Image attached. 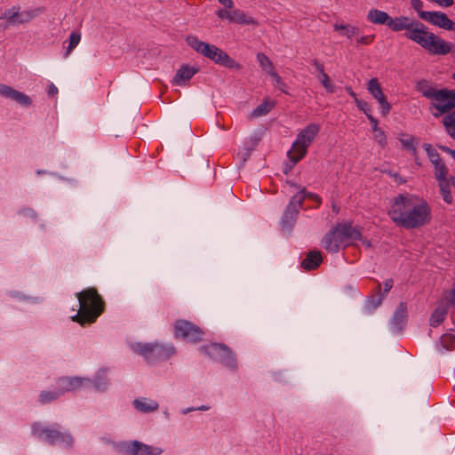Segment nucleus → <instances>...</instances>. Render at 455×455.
Listing matches in <instances>:
<instances>
[{
	"label": "nucleus",
	"mask_w": 455,
	"mask_h": 455,
	"mask_svg": "<svg viewBox=\"0 0 455 455\" xmlns=\"http://www.w3.org/2000/svg\"><path fill=\"white\" fill-rule=\"evenodd\" d=\"M391 30L398 32L405 30L406 38L415 42L432 55H446L451 52V44L428 31L427 27L419 20H411L409 17L391 18L387 26Z\"/></svg>",
	"instance_id": "f257e3e1"
},
{
	"label": "nucleus",
	"mask_w": 455,
	"mask_h": 455,
	"mask_svg": "<svg viewBox=\"0 0 455 455\" xmlns=\"http://www.w3.org/2000/svg\"><path fill=\"white\" fill-rule=\"evenodd\" d=\"M388 215L402 228H421L431 220V207L425 200L399 194L394 197Z\"/></svg>",
	"instance_id": "f03ea898"
},
{
	"label": "nucleus",
	"mask_w": 455,
	"mask_h": 455,
	"mask_svg": "<svg viewBox=\"0 0 455 455\" xmlns=\"http://www.w3.org/2000/svg\"><path fill=\"white\" fill-rule=\"evenodd\" d=\"M79 302L77 313L71 320L82 327L94 323L105 312L106 303L95 287H88L76 293Z\"/></svg>",
	"instance_id": "7ed1b4c3"
},
{
	"label": "nucleus",
	"mask_w": 455,
	"mask_h": 455,
	"mask_svg": "<svg viewBox=\"0 0 455 455\" xmlns=\"http://www.w3.org/2000/svg\"><path fill=\"white\" fill-rule=\"evenodd\" d=\"M414 88L421 96L438 101V103L430 104V109L434 108L437 111L433 113L435 117H439L455 108V89H437L433 82L425 78L416 81Z\"/></svg>",
	"instance_id": "20e7f679"
},
{
	"label": "nucleus",
	"mask_w": 455,
	"mask_h": 455,
	"mask_svg": "<svg viewBox=\"0 0 455 455\" xmlns=\"http://www.w3.org/2000/svg\"><path fill=\"white\" fill-rule=\"evenodd\" d=\"M186 42L194 51L216 65L235 71H240L243 68L241 63L231 58L225 51L215 44L201 41L196 36H188L186 38Z\"/></svg>",
	"instance_id": "39448f33"
},
{
	"label": "nucleus",
	"mask_w": 455,
	"mask_h": 455,
	"mask_svg": "<svg viewBox=\"0 0 455 455\" xmlns=\"http://www.w3.org/2000/svg\"><path fill=\"white\" fill-rule=\"evenodd\" d=\"M359 240L366 248L372 247L371 240L363 237L360 229H330L322 239V246L330 253H337Z\"/></svg>",
	"instance_id": "423d86ee"
},
{
	"label": "nucleus",
	"mask_w": 455,
	"mask_h": 455,
	"mask_svg": "<svg viewBox=\"0 0 455 455\" xmlns=\"http://www.w3.org/2000/svg\"><path fill=\"white\" fill-rule=\"evenodd\" d=\"M89 378L79 376H60L55 379L52 389L42 390L37 398L41 405L52 403L67 393L75 392L82 387L91 384Z\"/></svg>",
	"instance_id": "0eeeda50"
},
{
	"label": "nucleus",
	"mask_w": 455,
	"mask_h": 455,
	"mask_svg": "<svg viewBox=\"0 0 455 455\" xmlns=\"http://www.w3.org/2000/svg\"><path fill=\"white\" fill-rule=\"evenodd\" d=\"M60 427L55 424L52 427H45L41 422L31 424V435L52 446L59 445L65 449H71L74 445V438L68 432H61Z\"/></svg>",
	"instance_id": "6e6552de"
},
{
	"label": "nucleus",
	"mask_w": 455,
	"mask_h": 455,
	"mask_svg": "<svg viewBox=\"0 0 455 455\" xmlns=\"http://www.w3.org/2000/svg\"><path fill=\"white\" fill-rule=\"evenodd\" d=\"M134 351L143 356L149 363L165 361L176 354V348L173 345L159 343H137Z\"/></svg>",
	"instance_id": "1a4fd4ad"
},
{
	"label": "nucleus",
	"mask_w": 455,
	"mask_h": 455,
	"mask_svg": "<svg viewBox=\"0 0 455 455\" xmlns=\"http://www.w3.org/2000/svg\"><path fill=\"white\" fill-rule=\"evenodd\" d=\"M200 351L214 361L231 369L235 368L236 359L233 351L224 343L212 342L200 347Z\"/></svg>",
	"instance_id": "9d476101"
},
{
	"label": "nucleus",
	"mask_w": 455,
	"mask_h": 455,
	"mask_svg": "<svg viewBox=\"0 0 455 455\" xmlns=\"http://www.w3.org/2000/svg\"><path fill=\"white\" fill-rule=\"evenodd\" d=\"M204 331L192 322L178 319L173 324V335L176 339H182L190 343H198L203 340Z\"/></svg>",
	"instance_id": "9b49d317"
},
{
	"label": "nucleus",
	"mask_w": 455,
	"mask_h": 455,
	"mask_svg": "<svg viewBox=\"0 0 455 455\" xmlns=\"http://www.w3.org/2000/svg\"><path fill=\"white\" fill-rule=\"evenodd\" d=\"M118 451L124 455H160L158 447L147 445L140 441L122 442L117 445Z\"/></svg>",
	"instance_id": "f8f14e48"
},
{
	"label": "nucleus",
	"mask_w": 455,
	"mask_h": 455,
	"mask_svg": "<svg viewBox=\"0 0 455 455\" xmlns=\"http://www.w3.org/2000/svg\"><path fill=\"white\" fill-rule=\"evenodd\" d=\"M302 199L303 197L300 195H294L291 198L281 219L283 228H292L295 225L299 211L302 208Z\"/></svg>",
	"instance_id": "ddd939ff"
},
{
	"label": "nucleus",
	"mask_w": 455,
	"mask_h": 455,
	"mask_svg": "<svg viewBox=\"0 0 455 455\" xmlns=\"http://www.w3.org/2000/svg\"><path fill=\"white\" fill-rule=\"evenodd\" d=\"M420 19L441 28L450 31L455 30V22L452 21L444 12L438 11L422 12L420 13Z\"/></svg>",
	"instance_id": "4468645a"
},
{
	"label": "nucleus",
	"mask_w": 455,
	"mask_h": 455,
	"mask_svg": "<svg viewBox=\"0 0 455 455\" xmlns=\"http://www.w3.org/2000/svg\"><path fill=\"white\" fill-rule=\"evenodd\" d=\"M0 95L12 100L23 107H29L32 104L29 96L4 84H0Z\"/></svg>",
	"instance_id": "2eb2a0df"
},
{
	"label": "nucleus",
	"mask_w": 455,
	"mask_h": 455,
	"mask_svg": "<svg viewBox=\"0 0 455 455\" xmlns=\"http://www.w3.org/2000/svg\"><path fill=\"white\" fill-rule=\"evenodd\" d=\"M408 313L406 302H400L391 319V328L395 332H401L407 324Z\"/></svg>",
	"instance_id": "dca6fc26"
},
{
	"label": "nucleus",
	"mask_w": 455,
	"mask_h": 455,
	"mask_svg": "<svg viewBox=\"0 0 455 455\" xmlns=\"http://www.w3.org/2000/svg\"><path fill=\"white\" fill-rule=\"evenodd\" d=\"M319 132V124L315 123L309 124L299 132L296 140L304 143V145H307V147L309 148Z\"/></svg>",
	"instance_id": "f3484780"
},
{
	"label": "nucleus",
	"mask_w": 455,
	"mask_h": 455,
	"mask_svg": "<svg viewBox=\"0 0 455 455\" xmlns=\"http://www.w3.org/2000/svg\"><path fill=\"white\" fill-rule=\"evenodd\" d=\"M323 262V256L320 251H309L306 258L301 261L300 267L306 271H313L320 267Z\"/></svg>",
	"instance_id": "a211bd4d"
},
{
	"label": "nucleus",
	"mask_w": 455,
	"mask_h": 455,
	"mask_svg": "<svg viewBox=\"0 0 455 455\" xmlns=\"http://www.w3.org/2000/svg\"><path fill=\"white\" fill-rule=\"evenodd\" d=\"M308 148L304 143L295 140L291 149L287 152V156L293 164H298L307 154Z\"/></svg>",
	"instance_id": "6ab92c4d"
},
{
	"label": "nucleus",
	"mask_w": 455,
	"mask_h": 455,
	"mask_svg": "<svg viewBox=\"0 0 455 455\" xmlns=\"http://www.w3.org/2000/svg\"><path fill=\"white\" fill-rule=\"evenodd\" d=\"M312 66H314L321 76L320 83L326 90L328 93H333L335 92V85L331 83L330 76L324 71V65L321 63L317 59H312L310 60Z\"/></svg>",
	"instance_id": "aec40b11"
},
{
	"label": "nucleus",
	"mask_w": 455,
	"mask_h": 455,
	"mask_svg": "<svg viewBox=\"0 0 455 455\" xmlns=\"http://www.w3.org/2000/svg\"><path fill=\"white\" fill-rule=\"evenodd\" d=\"M231 23H236L240 25H253L258 26V21L251 17L247 16L245 12L240 9H232V15L230 19Z\"/></svg>",
	"instance_id": "412c9836"
},
{
	"label": "nucleus",
	"mask_w": 455,
	"mask_h": 455,
	"mask_svg": "<svg viewBox=\"0 0 455 455\" xmlns=\"http://www.w3.org/2000/svg\"><path fill=\"white\" fill-rule=\"evenodd\" d=\"M384 299V294H381V284L379 281H377L376 290L374 293L368 296L365 301V307L370 311L375 310L378 307L381 305Z\"/></svg>",
	"instance_id": "4be33fe9"
},
{
	"label": "nucleus",
	"mask_w": 455,
	"mask_h": 455,
	"mask_svg": "<svg viewBox=\"0 0 455 455\" xmlns=\"http://www.w3.org/2000/svg\"><path fill=\"white\" fill-rule=\"evenodd\" d=\"M134 408L143 413H149L157 411L159 404L154 400H148L146 398L135 399L132 403Z\"/></svg>",
	"instance_id": "5701e85b"
},
{
	"label": "nucleus",
	"mask_w": 455,
	"mask_h": 455,
	"mask_svg": "<svg viewBox=\"0 0 455 455\" xmlns=\"http://www.w3.org/2000/svg\"><path fill=\"white\" fill-rule=\"evenodd\" d=\"M390 19L386 12L378 9H371L367 14V20L373 24L388 26Z\"/></svg>",
	"instance_id": "b1692460"
},
{
	"label": "nucleus",
	"mask_w": 455,
	"mask_h": 455,
	"mask_svg": "<svg viewBox=\"0 0 455 455\" xmlns=\"http://www.w3.org/2000/svg\"><path fill=\"white\" fill-rule=\"evenodd\" d=\"M198 71V69L189 67L188 65H182L180 69H178L174 78L173 83L175 84H180L182 81L190 80L194 75Z\"/></svg>",
	"instance_id": "393cba45"
},
{
	"label": "nucleus",
	"mask_w": 455,
	"mask_h": 455,
	"mask_svg": "<svg viewBox=\"0 0 455 455\" xmlns=\"http://www.w3.org/2000/svg\"><path fill=\"white\" fill-rule=\"evenodd\" d=\"M443 125L445 128L446 132L455 140V108L443 114Z\"/></svg>",
	"instance_id": "a878e982"
},
{
	"label": "nucleus",
	"mask_w": 455,
	"mask_h": 455,
	"mask_svg": "<svg viewBox=\"0 0 455 455\" xmlns=\"http://www.w3.org/2000/svg\"><path fill=\"white\" fill-rule=\"evenodd\" d=\"M448 313L446 306H438L431 314L430 325L434 328L439 326L444 320Z\"/></svg>",
	"instance_id": "bb28decb"
},
{
	"label": "nucleus",
	"mask_w": 455,
	"mask_h": 455,
	"mask_svg": "<svg viewBox=\"0 0 455 455\" xmlns=\"http://www.w3.org/2000/svg\"><path fill=\"white\" fill-rule=\"evenodd\" d=\"M44 12V7L36 8L32 10H26L20 12L16 20V24H24L30 22L36 16Z\"/></svg>",
	"instance_id": "cd10ccee"
},
{
	"label": "nucleus",
	"mask_w": 455,
	"mask_h": 455,
	"mask_svg": "<svg viewBox=\"0 0 455 455\" xmlns=\"http://www.w3.org/2000/svg\"><path fill=\"white\" fill-rule=\"evenodd\" d=\"M291 186H292L293 188H298L299 189V192L296 194V195H300L302 196L303 199H302V204L304 203L305 199L306 198H308L309 200L315 202L317 204L318 206L321 205L322 204V198L320 196H318L317 194L315 193H312V192H307L306 188H301L300 185L297 184V183H293V182H288Z\"/></svg>",
	"instance_id": "c85d7f7f"
},
{
	"label": "nucleus",
	"mask_w": 455,
	"mask_h": 455,
	"mask_svg": "<svg viewBox=\"0 0 455 455\" xmlns=\"http://www.w3.org/2000/svg\"><path fill=\"white\" fill-rule=\"evenodd\" d=\"M109 379L107 376L106 370H99L93 379V387L98 391H105L108 386Z\"/></svg>",
	"instance_id": "c756f323"
},
{
	"label": "nucleus",
	"mask_w": 455,
	"mask_h": 455,
	"mask_svg": "<svg viewBox=\"0 0 455 455\" xmlns=\"http://www.w3.org/2000/svg\"><path fill=\"white\" fill-rule=\"evenodd\" d=\"M275 106V101L270 100L268 98L264 99L252 112L254 116H261L268 114Z\"/></svg>",
	"instance_id": "7c9ffc66"
},
{
	"label": "nucleus",
	"mask_w": 455,
	"mask_h": 455,
	"mask_svg": "<svg viewBox=\"0 0 455 455\" xmlns=\"http://www.w3.org/2000/svg\"><path fill=\"white\" fill-rule=\"evenodd\" d=\"M438 345L445 350L451 351L455 349V331L443 334L439 339Z\"/></svg>",
	"instance_id": "2f4dec72"
},
{
	"label": "nucleus",
	"mask_w": 455,
	"mask_h": 455,
	"mask_svg": "<svg viewBox=\"0 0 455 455\" xmlns=\"http://www.w3.org/2000/svg\"><path fill=\"white\" fill-rule=\"evenodd\" d=\"M334 30L341 32V35L349 39L355 36H358L360 33L359 28L353 25L334 24Z\"/></svg>",
	"instance_id": "473e14b6"
},
{
	"label": "nucleus",
	"mask_w": 455,
	"mask_h": 455,
	"mask_svg": "<svg viewBox=\"0 0 455 455\" xmlns=\"http://www.w3.org/2000/svg\"><path fill=\"white\" fill-rule=\"evenodd\" d=\"M257 60L260 66V68L267 71L269 75L272 74V72H275V66L271 60L263 52L257 53Z\"/></svg>",
	"instance_id": "72a5a7b5"
},
{
	"label": "nucleus",
	"mask_w": 455,
	"mask_h": 455,
	"mask_svg": "<svg viewBox=\"0 0 455 455\" xmlns=\"http://www.w3.org/2000/svg\"><path fill=\"white\" fill-rule=\"evenodd\" d=\"M432 164L434 165V168H435V179L438 181L448 180L447 176H448L449 171H448L446 164L442 160L435 162Z\"/></svg>",
	"instance_id": "f704fd0d"
},
{
	"label": "nucleus",
	"mask_w": 455,
	"mask_h": 455,
	"mask_svg": "<svg viewBox=\"0 0 455 455\" xmlns=\"http://www.w3.org/2000/svg\"><path fill=\"white\" fill-rule=\"evenodd\" d=\"M367 89L375 100L383 94L381 85L377 78H371L368 81Z\"/></svg>",
	"instance_id": "c9c22d12"
},
{
	"label": "nucleus",
	"mask_w": 455,
	"mask_h": 455,
	"mask_svg": "<svg viewBox=\"0 0 455 455\" xmlns=\"http://www.w3.org/2000/svg\"><path fill=\"white\" fill-rule=\"evenodd\" d=\"M450 180L439 181L440 193L445 203L451 204L452 203V196L450 189Z\"/></svg>",
	"instance_id": "e433bc0d"
},
{
	"label": "nucleus",
	"mask_w": 455,
	"mask_h": 455,
	"mask_svg": "<svg viewBox=\"0 0 455 455\" xmlns=\"http://www.w3.org/2000/svg\"><path fill=\"white\" fill-rule=\"evenodd\" d=\"M20 6H12L11 9L5 10L4 12L1 15L0 19H6L10 21L11 24L16 25V20L19 15Z\"/></svg>",
	"instance_id": "4c0bfd02"
},
{
	"label": "nucleus",
	"mask_w": 455,
	"mask_h": 455,
	"mask_svg": "<svg viewBox=\"0 0 455 455\" xmlns=\"http://www.w3.org/2000/svg\"><path fill=\"white\" fill-rule=\"evenodd\" d=\"M270 76L274 82L275 87L278 88L284 94H287V95L290 94L287 90L288 85L283 81L282 77L279 76V74L276 71L272 72Z\"/></svg>",
	"instance_id": "58836bf2"
},
{
	"label": "nucleus",
	"mask_w": 455,
	"mask_h": 455,
	"mask_svg": "<svg viewBox=\"0 0 455 455\" xmlns=\"http://www.w3.org/2000/svg\"><path fill=\"white\" fill-rule=\"evenodd\" d=\"M422 147L425 149V151L432 164L442 160L439 153L436 151L435 148H433V146L431 144L424 143Z\"/></svg>",
	"instance_id": "ea45409f"
},
{
	"label": "nucleus",
	"mask_w": 455,
	"mask_h": 455,
	"mask_svg": "<svg viewBox=\"0 0 455 455\" xmlns=\"http://www.w3.org/2000/svg\"><path fill=\"white\" fill-rule=\"evenodd\" d=\"M401 144L403 148L410 151L411 155H416L417 142L413 136H409L407 139L401 140Z\"/></svg>",
	"instance_id": "a19ab883"
},
{
	"label": "nucleus",
	"mask_w": 455,
	"mask_h": 455,
	"mask_svg": "<svg viewBox=\"0 0 455 455\" xmlns=\"http://www.w3.org/2000/svg\"><path fill=\"white\" fill-rule=\"evenodd\" d=\"M381 107V114L386 116L391 110V104L387 101L386 95L383 93L376 99Z\"/></svg>",
	"instance_id": "79ce46f5"
},
{
	"label": "nucleus",
	"mask_w": 455,
	"mask_h": 455,
	"mask_svg": "<svg viewBox=\"0 0 455 455\" xmlns=\"http://www.w3.org/2000/svg\"><path fill=\"white\" fill-rule=\"evenodd\" d=\"M374 132V139L379 143L381 148H385L387 145V140L385 134V132L378 128L377 130L372 131Z\"/></svg>",
	"instance_id": "37998d69"
},
{
	"label": "nucleus",
	"mask_w": 455,
	"mask_h": 455,
	"mask_svg": "<svg viewBox=\"0 0 455 455\" xmlns=\"http://www.w3.org/2000/svg\"><path fill=\"white\" fill-rule=\"evenodd\" d=\"M81 36L77 32H72L69 36V44L68 46L67 54H68L80 42Z\"/></svg>",
	"instance_id": "c03bdc74"
},
{
	"label": "nucleus",
	"mask_w": 455,
	"mask_h": 455,
	"mask_svg": "<svg viewBox=\"0 0 455 455\" xmlns=\"http://www.w3.org/2000/svg\"><path fill=\"white\" fill-rule=\"evenodd\" d=\"M355 105L361 111H363L365 114V116L367 117H368V115H372L371 108L366 101L362 100H356Z\"/></svg>",
	"instance_id": "a18cd8bd"
},
{
	"label": "nucleus",
	"mask_w": 455,
	"mask_h": 455,
	"mask_svg": "<svg viewBox=\"0 0 455 455\" xmlns=\"http://www.w3.org/2000/svg\"><path fill=\"white\" fill-rule=\"evenodd\" d=\"M217 16L221 20H228L230 22L231 15H232V9H219L216 12Z\"/></svg>",
	"instance_id": "49530a36"
},
{
	"label": "nucleus",
	"mask_w": 455,
	"mask_h": 455,
	"mask_svg": "<svg viewBox=\"0 0 455 455\" xmlns=\"http://www.w3.org/2000/svg\"><path fill=\"white\" fill-rule=\"evenodd\" d=\"M411 5L418 12L419 17L422 12H429L428 11H423V2L421 0H411Z\"/></svg>",
	"instance_id": "de8ad7c7"
},
{
	"label": "nucleus",
	"mask_w": 455,
	"mask_h": 455,
	"mask_svg": "<svg viewBox=\"0 0 455 455\" xmlns=\"http://www.w3.org/2000/svg\"><path fill=\"white\" fill-rule=\"evenodd\" d=\"M375 35L363 36L357 38V43L363 45H369L373 43Z\"/></svg>",
	"instance_id": "09e8293b"
},
{
	"label": "nucleus",
	"mask_w": 455,
	"mask_h": 455,
	"mask_svg": "<svg viewBox=\"0 0 455 455\" xmlns=\"http://www.w3.org/2000/svg\"><path fill=\"white\" fill-rule=\"evenodd\" d=\"M384 288L381 294H384V297L390 291L394 285V280L392 278L386 279L383 283Z\"/></svg>",
	"instance_id": "8fccbe9b"
},
{
	"label": "nucleus",
	"mask_w": 455,
	"mask_h": 455,
	"mask_svg": "<svg viewBox=\"0 0 455 455\" xmlns=\"http://www.w3.org/2000/svg\"><path fill=\"white\" fill-rule=\"evenodd\" d=\"M387 174L395 179L397 184H404L406 183V179L402 177L398 172H392V171H388Z\"/></svg>",
	"instance_id": "3c124183"
},
{
	"label": "nucleus",
	"mask_w": 455,
	"mask_h": 455,
	"mask_svg": "<svg viewBox=\"0 0 455 455\" xmlns=\"http://www.w3.org/2000/svg\"><path fill=\"white\" fill-rule=\"evenodd\" d=\"M447 300L450 306H455V282L452 284L451 291H449V296L447 297Z\"/></svg>",
	"instance_id": "603ef678"
},
{
	"label": "nucleus",
	"mask_w": 455,
	"mask_h": 455,
	"mask_svg": "<svg viewBox=\"0 0 455 455\" xmlns=\"http://www.w3.org/2000/svg\"><path fill=\"white\" fill-rule=\"evenodd\" d=\"M438 148L441 149L443 152H445L451 156L453 159H455V149H451L447 146L444 145H437Z\"/></svg>",
	"instance_id": "864d4df0"
},
{
	"label": "nucleus",
	"mask_w": 455,
	"mask_h": 455,
	"mask_svg": "<svg viewBox=\"0 0 455 455\" xmlns=\"http://www.w3.org/2000/svg\"><path fill=\"white\" fill-rule=\"evenodd\" d=\"M371 124V129L372 131L373 130H377L378 128H379L378 126L379 124V121L378 119H376L372 115H368V117H367Z\"/></svg>",
	"instance_id": "5fc2aeb1"
},
{
	"label": "nucleus",
	"mask_w": 455,
	"mask_h": 455,
	"mask_svg": "<svg viewBox=\"0 0 455 455\" xmlns=\"http://www.w3.org/2000/svg\"><path fill=\"white\" fill-rule=\"evenodd\" d=\"M221 4L225 6L227 9H233L234 8V2L233 0H218Z\"/></svg>",
	"instance_id": "6e6d98bb"
},
{
	"label": "nucleus",
	"mask_w": 455,
	"mask_h": 455,
	"mask_svg": "<svg viewBox=\"0 0 455 455\" xmlns=\"http://www.w3.org/2000/svg\"><path fill=\"white\" fill-rule=\"evenodd\" d=\"M20 214L24 217L29 216L31 218H36V213L30 209L22 210L20 212Z\"/></svg>",
	"instance_id": "4d7b16f0"
},
{
	"label": "nucleus",
	"mask_w": 455,
	"mask_h": 455,
	"mask_svg": "<svg viewBox=\"0 0 455 455\" xmlns=\"http://www.w3.org/2000/svg\"><path fill=\"white\" fill-rule=\"evenodd\" d=\"M346 91L354 99L355 103L356 104V100H359V99L357 98L356 93L353 91L352 87H350V86L346 87Z\"/></svg>",
	"instance_id": "13d9d810"
},
{
	"label": "nucleus",
	"mask_w": 455,
	"mask_h": 455,
	"mask_svg": "<svg viewBox=\"0 0 455 455\" xmlns=\"http://www.w3.org/2000/svg\"><path fill=\"white\" fill-rule=\"evenodd\" d=\"M208 409H209V407H208V406L202 405V406H200V407H197L196 409H195V408H188V409H186V410L184 411V413H188V412L193 411H195V410H199V411H207Z\"/></svg>",
	"instance_id": "bf43d9fd"
},
{
	"label": "nucleus",
	"mask_w": 455,
	"mask_h": 455,
	"mask_svg": "<svg viewBox=\"0 0 455 455\" xmlns=\"http://www.w3.org/2000/svg\"><path fill=\"white\" fill-rule=\"evenodd\" d=\"M57 93H58L57 87L53 84H51L49 85L48 94L53 96V95H55Z\"/></svg>",
	"instance_id": "052dcab7"
},
{
	"label": "nucleus",
	"mask_w": 455,
	"mask_h": 455,
	"mask_svg": "<svg viewBox=\"0 0 455 455\" xmlns=\"http://www.w3.org/2000/svg\"><path fill=\"white\" fill-rule=\"evenodd\" d=\"M294 165H295V164H293V163H291V164H286V166H285V168H284L283 172H284L285 174H288V173L292 170V168L294 167Z\"/></svg>",
	"instance_id": "680f3d73"
},
{
	"label": "nucleus",
	"mask_w": 455,
	"mask_h": 455,
	"mask_svg": "<svg viewBox=\"0 0 455 455\" xmlns=\"http://www.w3.org/2000/svg\"><path fill=\"white\" fill-rule=\"evenodd\" d=\"M412 157L414 158V161H415V164L419 166L421 165V163L419 162V157L418 156V150L416 149V155H411Z\"/></svg>",
	"instance_id": "e2e57ef3"
},
{
	"label": "nucleus",
	"mask_w": 455,
	"mask_h": 455,
	"mask_svg": "<svg viewBox=\"0 0 455 455\" xmlns=\"http://www.w3.org/2000/svg\"><path fill=\"white\" fill-rule=\"evenodd\" d=\"M331 209H332V212H335L336 214H338L340 210L339 206H338L337 204H335V203H332Z\"/></svg>",
	"instance_id": "0e129e2a"
},
{
	"label": "nucleus",
	"mask_w": 455,
	"mask_h": 455,
	"mask_svg": "<svg viewBox=\"0 0 455 455\" xmlns=\"http://www.w3.org/2000/svg\"><path fill=\"white\" fill-rule=\"evenodd\" d=\"M334 228H352V227H351L350 223L349 224H347V223L340 224V223H339Z\"/></svg>",
	"instance_id": "69168bd1"
},
{
	"label": "nucleus",
	"mask_w": 455,
	"mask_h": 455,
	"mask_svg": "<svg viewBox=\"0 0 455 455\" xmlns=\"http://www.w3.org/2000/svg\"><path fill=\"white\" fill-rule=\"evenodd\" d=\"M449 180L451 182V185L455 188V175L454 176H451Z\"/></svg>",
	"instance_id": "338daca9"
},
{
	"label": "nucleus",
	"mask_w": 455,
	"mask_h": 455,
	"mask_svg": "<svg viewBox=\"0 0 455 455\" xmlns=\"http://www.w3.org/2000/svg\"><path fill=\"white\" fill-rule=\"evenodd\" d=\"M452 78L455 80V73H453V75H452Z\"/></svg>",
	"instance_id": "774afa93"
}]
</instances>
